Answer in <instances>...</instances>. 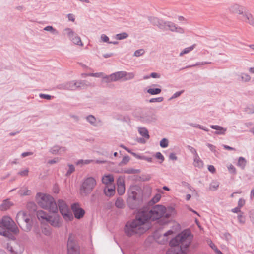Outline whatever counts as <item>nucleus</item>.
Wrapping results in <instances>:
<instances>
[{
    "mask_svg": "<svg viewBox=\"0 0 254 254\" xmlns=\"http://www.w3.org/2000/svg\"><path fill=\"white\" fill-rule=\"evenodd\" d=\"M160 145L162 148H166L168 146V140L166 138H163L160 142Z\"/></svg>",
    "mask_w": 254,
    "mask_h": 254,
    "instance_id": "de8ad7c7",
    "label": "nucleus"
},
{
    "mask_svg": "<svg viewBox=\"0 0 254 254\" xmlns=\"http://www.w3.org/2000/svg\"><path fill=\"white\" fill-rule=\"evenodd\" d=\"M140 118V121L144 123L154 122L157 119L156 116L149 111H142Z\"/></svg>",
    "mask_w": 254,
    "mask_h": 254,
    "instance_id": "ddd939ff",
    "label": "nucleus"
},
{
    "mask_svg": "<svg viewBox=\"0 0 254 254\" xmlns=\"http://www.w3.org/2000/svg\"><path fill=\"white\" fill-rule=\"evenodd\" d=\"M210 127L213 129H215L214 133L216 135H224L227 129L218 125H211Z\"/></svg>",
    "mask_w": 254,
    "mask_h": 254,
    "instance_id": "412c9836",
    "label": "nucleus"
},
{
    "mask_svg": "<svg viewBox=\"0 0 254 254\" xmlns=\"http://www.w3.org/2000/svg\"><path fill=\"white\" fill-rule=\"evenodd\" d=\"M219 187V183L218 182H212L209 186V190L214 191L216 190Z\"/></svg>",
    "mask_w": 254,
    "mask_h": 254,
    "instance_id": "37998d69",
    "label": "nucleus"
},
{
    "mask_svg": "<svg viewBox=\"0 0 254 254\" xmlns=\"http://www.w3.org/2000/svg\"><path fill=\"white\" fill-rule=\"evenodd\" d=\"M76 82L78 89H84L88 86H94V85L87 80H78Z\"/></svg>",
    "mask_w": 254,
    "mask_h": 254,
    "instance_id": "393cba45",
    "label": "nucleus"
},
{
    "mask_svg": "<svg viewBox=\"0 0 254 254\" xmlns=\"http://www.w3.org/2000/svg\"><path fill=\"white\" fill-rule=\"evenodd\" d=\"M241 78L245 82H248L251 80L250 76L247 74H242L241 75Z\"/></svg>",
    "mask_w": 254,
    "mask_h": 254,
    "instance_id": "6e6d98bb",
    "label": "nucleus"
},
{
    "mask_svg": "<svg viewBox=\"0 0 254 254\" xmlns=\"http://www.w3.org/2000/svg\"><path fill=\"white\" fill-rule=\"evenodd\" d=\"M58 208L62 215L63 218L66 221H71L73 219V215L71 213L68 205L63 200L59 199L57 204Z\"/></svg>",
    "mask_w": 254,
    "mask_h": 254,
    "instance_id": "0eeeda50",
    "label": "nucleus"
},
{
    "mask_svg": "<svg viewBox=\"0 0 254 254\" xmlns=\"http://www.w3.org/2000/svg\"><path fill=\"white\" fill-rule=\"evenodd\" d=\"M210 246L215 251L217 254H223L220 250H219L216 246L212 242L210 244Z\"/></svg>",
    "mask_w": 254,
    "mask_h": 254,
    "instance_id": "864d4df0",
    "label": "nucleus"
},
{
    "mask_svg": "<svg viewBox=\"0 0 254 254\" xmlns=\"http://www.w3.org/2000/svg\"><path fill=\"white\" fill-rule=\"evenodd\" d=\"M169 158L170 160H177L178 159L177 157L174 153H171L169 154Z\"/></svg>",
    "mask_w": 254,
    "mask_h": 254,
    "instance_id": "774afa93",
    "label": "nucleus"
},
{
    "mask_svg": "<svg viewBox=\"0 0 254 254\" xmlns=\"http://www.w3.org/2000/svg\"><path fill=\"white\" fill-rule=\"evenodd\" d=\"M145 53V51L143 49H139L135 51L134 53V56L136 57H139L143 55Z\"/></svg>",
    "mask_w": 254,
    "mask_h": 254,
    "instance_id": "5fc2aeb1",
    "label": "nucleus"
},
{
    "mask_svg": "<svg viewBox=\"0 0 254 254\" xmlns=\"http://www.w3.org/2000/svg\"><path fill=\"white\" fill-rule=\"evenodd\" d=\"M130 160V158L128 156H124L122 160V161L120 163V165H125L127 164Z\"/></svg>",
    "mask_w": 254,
    "mask_h": 254,
    "instance_id": "603ef678",
    "label": "nucleus"
},
{
    "mask_svg": "<svg viewBox=\"0 0 254 254\" xmlns=\"http://www.w3.org/2000/svg\"><path fill=\"white\" fill-rule=\"evenodd\" d=\"M27 213L24 211H19L16 217V221L19 227L24 231L28 232L29 231V227L23 226L24 220Z\"/></svg>",
    "mask_w": 254,
    "mask_h": 254,
    "instance_id": "4468645a",
    "label": "nucleus"
},
{
    "mask_svg": "<svg viewBox=\"0 0 254 254\" xmlns=\"http://www.w3.org/2000/svg\"><path fill=\"white\" fill-rule=\"evenodd\" d=\"M245 204V200L242 198L239 199L238 203V207L239 208L242 207Z\"/></svg>",
    "mask_w": 254,
    "mask_h": 254,
    "instance_id": "0e129e2a",
    "label": "nucleus"
},
{
    "mask_svg": "<svg viewBox=\"0 0 254 254\" xmlns=\"http://www.w3.org/2000/svg\"><path fill=\"white\" fill-rule=\"evenodd\" d=\"M229 9L231 13L241 15V16L245 12L244 7L238 4L232 5Z\"/></svg>",
    "mask_w": 254,
    "mask_h": 254,
    "instance_id": "6ab92c4d",
    "label": "nucleus"
},
{
    "mask_svg": "<svg viewBox=\"0 0 254 254\" xmlns=\"http://www.w3.org/2000/svg\"><path fill=\"white\" fill-rule=\"evenodd\" d=\"M134 77V74L132 72L127 73L126 72L125 77H124V80H128L133 79Z\"/></svg>",
    "mask_w": 254,
    "mask_h": 254,
    "instance_id": "a18cd8bd",
    "label": "nucleus"
},
{
    "mask_svg": "<svg viewBox=\"0 0 254 254\" xmlns=\"http://www.w3.org/2000/svg\"><path fill=\"white\" fill-rule=\"evenodd\" d=\"M139 212L142 215V217L145 222L149 220L151 221L158 220L163 216L166 218H169L171 216V214L166 212L165 206L159 204L143 207L139 211Z\"/></svg>",
    "mask_w": 254,
    "mask_h": 254,
    "instance_id": "f03ea898",
    "label": "nucleus"
},
{
    "mask_svg": "<svg viewBox=\"0 0 254 254\" xmlns=\"http://www.w3.org/2000/svg\"><path fill=\"white\" fill-rule=\"evenodd\" d=\"M0 235L6 237H10L11 235L10 233L9 232L8 230H7L5 228L0 224Z\"/></svg>",
    "mask_w": 254,
    "mask_h": 254,
    "instance_id": "7c9ffc66",
    "label": "nucleus"
},
{
    "mask_svg": "<svg viewBox=\"0 0 254 254\" xmlns=\"http://www.w3.org/2000/svg\"><path fill=\"white\" fill-rule=\"evenodd\" d=\"M187 148L190 152H191V153H192L194 155V156H196L198 154L196 149L190 145H188Z\"/></svg>",
    "mask_w": 254,
    "mask_h": 254,
    "instance_id": "13d9d810",
    "label": "nucleus"
},
{
    "mask_svg": "<svg viewBox=\"0 0 254 254\" xmlns=\"http://www.w3.org/2000/svg\"><path fill=\"white\" fill-rule=\"evenodd\" d=\"M49 216V215H48L45 212L42 210L38 211L37 212V217L38 220L40 221L42 223H44L47 221Z\"/></svg>",
    "mask_w": 254,
    "mask_h": 254,
    "instance_id": "5701e85b",
    "label": "nucleus"
},
{
    "mask_svg": "<svg viewBox=\"0 0 254 254\" xmlns=\"http://www.w3.org/2000/svg\"><path fill=\"white\" fill-rule=\"evenodd\" d=\"M115 206L118 208H123L125 206L123 200L120 198H118L116 201Z\"/></svg>",
    "mask_w": 254,
    "mask_h": 254,
    "instance_id": "ea45409f",
    "label": "nucleus"
},
{
    "mask_svg": "<svg viewBox=\"0 0 254 254\" xmlns=\"http://www.w3.org/2000/svg\"><path fill=\"white\" fill-rule=\"evenodd\" d=\"M195 46H196V45L194 44L192 45V46H191L190 47H189L185 48L183 50V51H182L180 53V56H182L184 54H187V53H189L192 50H193L194 49V48H195Z\"/></svg>",
    "mask_w": 254,
    "mask_h": 254,
    "instance_id": "e433bc0d",
    "label": "nucleus"
},
{
    "mask_svg": "<svg viewBox=\"0 0 254 254\" xmlns=\"http://www.w3.org/2000/svg\"><path fill=\"white\" fill-rule=\"evenodd\" d=\"M42 233L46 236H50L51 234V230L49 226H43L41 228Z\"/></svg>",
    "mask_w": 254,
    "mask_h": 254,
    "instance_id": "473e14b6",
    "label": "nucleus"
},
{
    "mask_svg": "<svg viewBox=\"0 0 254 254\" xmlns=\"http://www.w3.org/2000/svg\"><path fill=\"white\" fill-rule=\"evenodd\" d=\"M193 165L195 167H197L199 168H202L203 166V162L200 158L198 154L193 156Z\"/></svg>",
    "mask_w": 254,
    "mask_h": 254,
    "instance_id": "bb28decb",
    "label": "nucleus"
},
{
    "mask_svg": "<svg viewBox=\"0 0 254 254\" xmlns=\"http://www.w3.org/2000/svg\"><path fill=\"white\" fill-rule=\"evenodd\" d=\"M46 222L55 227H59L62 224L60 217L56 214L49 215Z\"/></svg>",
    "mask_w": 254,
    "mask_h": 254,
    "instance_id": "f3484780",
    "label": "nucleus"
},
{
    "mask_svg": "<svg viewBox=\"0 0 254 254\" xmlns=\"http://www.w3.org/2000/svg\"><path fill=\"white\" fill-rule=\"evenodd\" d=\"M39 97L41 98L45 99L47 100H51L53 97L52 96L50 95L44 94L42 93L39 94Z\"/></svg>",
    "mask_w": 254,
    "mask_h": 254,
    "instance_id": "052dcab7",
    "label": "nucleus"
},
{
    "mask_svg": "<svg viewBox=\"0 0 254 254\" xmlns=\"http://www.w3.org/2000/svg\"><path fill=\"white\" fill-rule=\"evenodd\" d=\"M147 92L151 95H157L161 92V89L160 88H149Z\"/></svg>",
    "mask_w": 254,
    "mask_h": 254,
    "instance_id": "f704fd0d",
    "label": "nucleus"
},
{
    "mask_svg": "<svg viewBox=\"0 0 254 254\" xmlns=\"http://www.w3.org/2000/svg\"><path fill=\"white\" fill-rule=\"evenodd\" d=\"M29 172V170L26 169L23 171H21L18 172V174L21 176H27Z\"/></svg>",
    "mask_w": 254,
    "mask_h": 254,
    "instance_id": "69168bd1",
    "label": "nucleus"
},
{
    "mask_svg": "<svg viewBox=\"0 0 254 254\" xmlns=\"http://www.w3.org/2000/svg\"><path fill=\"white\" fill-rule=\"evenodd\" d=\"M246 160L243 157H240L238 159L237 165L244 169L246 165Z\"/></svg>",
    "mask_w": 254,
    "mask_h": 254,
    "instance_id": "2f4dec72",
    "label": "nucleus"
},
{
    "mask_svg": "<svg viewBox=\"0 0 254 254\" xmlns=\"http://www.w3.org/2000/svg\"><path fill=\"white\" fill-rule=\"evenodd\" d=\"M100 38L102 42L108 43L109 42V37L106 35L105 34H102L101 35Z\"/></svg>",
    "mask_w": 254,
    "mask_h": 254,
    "instance_id": "bf43d9fd",
    "label": "nucleus"
},
{
    "mask_svg": "<svg viewBox=\"0 0 254 254\" xmlns=\"http://www.w3.org/2000/svg\"><path fill=\"white\" fill-rule=\"evenodd\" d=\"M36 200L41 207L54 213L58 212L57 203L51 196L39 193L37 194Z\"/></svg>",
    "mask_w": 254,
    "mask_h": 254,
    "instance_id": "39448f33",
    "label": "nucleus"
},
{
    "mask_svg": "<svg viewBox=\"0 0 254 254\" xmlns=\"http://www.w3.org/2000/svg\"><path fill=\"white\" fill-rule=\"evenodd\" d=\"M212 64V63L211 62H201V63L198 62V63H196L194 65L187 66L185 68H190L192 67L195 66L196 65H205L206 64Z\"/></svg>",
    "mask_w": 254,
    "mask_h": 254,
    "instance_id": "49530a36",
    "label": "nucleus"
},
{
    "mask_svg": "<svg viewBox=\"0 0 254 254\" xmlns=\"http://www.w3.org/2000/svg\"><path fill=\"white\" fill-rule=\"evenodd\" d=\"M149 20L152 24L154 25L157 26L160 29L163 27V24L164 22V20L159 19L155 17H149Z\"/></svg>",
    "mask_w": 254,
    "mask_h": 254,
    "instance_id": "4be33fe9",
    "label": "nucleus"
},
{
    "mask_svg": "<svg viewBox=\"0 0 254 254\" xmlns=\"http://www.w3.org/2000/svg\"><path fill=\"white\" fill-rule=\"evenodd\" d=\"M192 239V236L189 231L182 232L170 241L171 248L167 251L166 254H187Z\"/></svg>",
    "mask_w": 254,
    "mask_h": 254,
    "instance_id": "f257e3e1",
    "label": "nucleus"
},
{
    "mask_svg": "<svg viewBox=\"0 0 254 254\" xmlns=\"http://www.w3.org/2000/svg\"><path fill=\"white\" fill-rule=\"evenodd\" d=\"M71 209L74 213V216L77 219L82 218L85 214V211L80 207L78 203H74L71 205Z\"/></svg>",
    "mask_w": 254,
    "mask_h": 254,
    "instance_id": "2eb2a0df",
    "label": "nucleus"
},
{
    "mask_svg": "<svg viewBox=\"0 0 254 254\" xmlns=\"http://www.w3.org/2000/svg\"><path fill=\"white\" fill-rule=\"evenodd\" d=\"M115 191V189L112 188H107L104 189V192L107 196L113 195Z\"/></svg>",
    "mask_w": 254,
    "mask_h": 254,
    "instance_id": "a19ab883",
    "label": "nucleus"
},
{
    "mask_svg": "<svg viewBox=\"0 0 254 254\" xmlns=\"http://www.w3.org/2000/svg\"><path fill=\"white\" fill-rule=\"evenodd\" d=\"M125 190V186H119L117 187V191L120 195H122L124 193Z\"/></svg>",
    "mask_w": 254,
    "mask_h": 254,
    "instance_id": "4d7b16f0",
    "label": "nucleus"
},
{
    "mask_svg": "<svg viewBox=\"0 0 254 254\" xmlns=\"http://www.w3.org/2000/svg\"><path fill=\"white\" fill-rule=\"evenodd\" d=\"M126 71H121L113 73L110 75H106L104 78V81L106 83L116 82L125 77Z\"/></svg>",
    "mask_w": 254,
    "mask_h": 254,
    "instance_id": "9d476101",
    "label": "nucleus"
},
{
    "mask_svg": "<svg viewBox=\"0 0 254 254\" xmlns=\"http://www.w3.org/2000/svg\"><path fill=\"white\" fill-rule=\"evenodd\" d=\"M68 167L69 169L66 173V176H70L71 174L72 173L75 171V167L73 165L69 164Z\"/></svg>",
    "mask_w": 254,
    "mask_h": 254,
    "instance_id": "09e8293b",
    "label": "nucleus"
},
{
    "mask_svg": "<svg viewBox=\"0 0 254 254\" xmlns=\"http://www.w3.org/2000/svg\"><path fill=\"white\" fill-rule=\"evenodd\" d=\"M142 216L138 211L135 219L127 222L124 228L126 235L131 237L135 234H142L146 231L144 226L145 221Z\"/></svg>",
    "mask_w": 254,
    "mask_h": 254,
    "instance_id": "7ed1b4c3",
    "label": "nucleus"
},
{
    "mask_svg": "<svg viewBox=\"0 0 254 254\" xmlns=\"http://www.w3.org/2000/svg\"><path fill=\"white\" fill-rule=\"evenodd\" d=\"M13 204L9 199H5L2 201L1 204L0 205V210L1 211H5L9 209Z\"/></svg>",
    "mask_w": 254,
    "mask_h": 254,
    "instance_id": "a878e982",
    "label": "nucleus"
},
{
    "mask_svg": "<svg viewBox=\"0 0 254 254\" xmlns=\"http://www.w3.org/2000/svg\"><path fill=\"white\" fill-rule=\"evenodd\" d=\"M161 198V195L159 194H156L152 199L148 202L149 206H152L155 203L158 202Z\"/></svg>",
    "mask_w": 254,
    "mask_h": 254,
    "instance_id": "c756f323",
    "label": "nucleus"
},
{
    "mask_svg": "<svg viewBox=\"0 0 254 254\" xmlns=\"http://www.w3.org/2000/svg\"><path fill=\"white\" fill-rule=\"evenodd\" d=\"M106 75L104 74L103 72H98L94 73V77H102L103 78L102 82H105L104 81V78L106 77Z\"/></svg>",
    "mask_w": 254,
    "mask_h": 254,
    "instance_id": "680f3d73",
    "label": "nucleus"
},
{
    "mask_svg": "<svg viewBox=\"0 0 254 254\" xmlns=\"http://www.w3.org/2000/svg\"><path fill=\"white\" fill-rule=\"evenodd\" d=\"M86 119L92 125H93L94 126H96V119L94 116H93L92 115H89L86 117Z\"/></svg>",
    "mask_w": 254,
    "mask_h": 254,
    "instance_id": "c9c22d12",
    "label": "nucleus"
},
{
    "mask_svg": "<svg viewBox=\"0 0 254 254\" xmlns=\"http://www.w3.org/2000/svg\"><path fill=\"white\" fill-rule=\"evenodd\" d=\"M32 221L31 220L30 218H29V216L26 214L25 218L24 220V224L23 226H27L29 227V231L31 230L32 227V224H31Z\"/></svg>",
    "mask_w": 254,
    "mask_h": 254,
    "instance_id": "72a5a7b5",
    "label": "nucleus"
},
{
    "mask_svg": "<svg viewBox=\"0 0 254 254\" xmlns=\"http://www.w3.org/2000/svg\"><path fill=\"white\" fill-rule=\"evenodd\" d=\"M67 249V254H80V247L71 234L68 237Z\"/></svg>",
    "mask_w": 254,
    "mask_h": 254,
    "instance_id": "1a4fd4ad",
    "label": "nucleus"
},
{
    "mask_svg": "<svg viewBox=\"0 0 254 254\" xmlns=\"http://www.w3.org/2000/svg\"><path fill=\"white\" fill-rule=\"evenodd\" d=\"M228 169L231 173H233V174L236 173V169L233 165L230 164V165H229L228 166Z\"/></svg>",
    "mask_w": 254,
    "mask_h": 254,
    "instance_id": "e2e57ef3",
    "label": "nucleus"
},
{
    "mask_svg": "<svg viewBox=\"0 0 254 254\" xmlns=\"http://www.w3.org/2000/svg\"><path fill=\"white\" fill-rule=\"evenodd\" d=\"M122 172L128 174H134L139 172V170L134 169L133 168H128L127 169H124Z\"/></svg>",
    "mask_w": 254,
    "mask_h": 254,
    "instance_id": "4c0bfd02",
    "label": "nucleus"
},
{
    "mask_svg": "<svg viewBox=\"0 0 254 254\" xmlns=\"http://www.w3.org/2000/svg\"><path fill=\"white\" fill-rule=\"evenodd\" d=\"M161 29L163 30H169L172 32H176L180 34L184 33L183 28L177 26L175 23L171 21H164Z\"/></svg>",
    "mask_w": 254,
    "mask_h": 254,
    "instance_id": "9b49d317",
    "label": "nucleus"
},
{
    "mask_svg": "<svg viewBox=\"0 0 254 254\" xmlns=\"http://www.w3.org/2000/svg\"><path fill=\"white\" fill-rule=\"evenodd\" d=\"M245 111L248 114L254 113V105H250L248 106L245 108Z\"/></svg>",
    "mask_w": 254,
    "mask_h": 254,
    "instance_id": "c03bdc74",
    "label": "nucleus"
},
{
    "mask_svg": "<svg viewBox=\"0 0 254 254\" xmlns=\"http://www.w3.org/2000/svg\"><path fill=\"white\" fill-rule=\"evenodd\" d=\"M66 150L65 147L55 145L50 149L49 151L52 154H61L62 153H64Z\"/></svg>",
    "mask_w": 254,
    "mask_h": 254,
    "instance_id": "aec40b11",
    "label": "nucleus"
},
{
    "mask_svg": "<svg viewBox=\"0 0 254 254\" xmlns=\"http://www.w3.org/2000/svg\"><path fill=\"white\" fill-rule=\"evenodd\" d=\"M114 181L113 177L111 175L105 176L102 178V182L105 184H111Z\"/></svg>",
    "mask_w": 254,
    "mask_h": 254,
    "instance_id": "c85d7f7f",
    "label": "nucleus"
},
{
    "mask_svg": "<svg viewBox=\"0 0 254 254\" xmlns=\"http://www.w3.org/2000/svg\"><path fill=\"white\" fill-rule=\"evenodd\" d=\"M128 35L126 32H123L116 35L115 38L117 40H122L127 38Z\"/></svg>",
    "mask_w": 254,
    "mask_h": 254,
    "instance_id": "79ce46f5",
    "label": "nucleus"
},
{
    "mask_svg": "<svg viewBox=\"0 0 254 254\" xmlns=\"http://www.w3.org/2000/svg\"><path fill=\"white\" fill-rule=\"evenodd\" d=\"M7 249L11 254H21L23 251V248L19 244L14 243L13 245L7 244Z\"/></svg>",
    "mask_w": 254,
    "mask_h": 254,
    "instance_id": "a211bd4d",
    "label": "nucleus"
},
{
    "mask_svg": "<svg viewBox=\"0 0 254 254\" xmlns=\"http://www.w3.org/2000/svg\"><path fill=\"white\" fill-rule=\"evenodd\" d=\"M64 31L66 32L68 38L74 44L80 46H83V44L81 41L80 37L78 36V35L71 29L66 28L64 30Z\"/></svg>",
    "mask_w": 254,
    "mask_h": 254,
    "instance_id": "f8f14e48",
    "label": "nucleus"
},
{
    "mask_svg": "<svg viewBox=\"0 0 254 254\" xmlns=\"http://www.w3.org/2000/svg\"><path fill=\"white\" fill-rule=\"evenodd\" d=\"M164 98L162 97L151 98L149 100L150 103H154V102H161L163 101Z\"/></svg>",
    "mask_w": 254,
    "mask_h": 254,
    "instance_id": "3c124183",
    "label": "nucleus"
},
{
    "mask_svg": "<svg viewBox=\"0 0 254 254\" xmlns=\"http://www.w3.org/2000/svg\"><path fill=\"white\" fill-rule=\"evenodd\" d=\"M44 30L47 31H50L51 33H52V34H53L54 35L59 34V32L51 26H47L45 27L44 28Z\"/></svg>",
    "mask_w": 254,
    "mask_h": 254,
    "instance_id": "58836bf2",
    "label": "nucleus"
},
{
    "mask_svg": "<svg viewBox=\"0 0 254 254\" xmlns=\"http://www.w3.org/2000/svg\"><path fill=\"white\" fill-rule=\"evenodd\" d=\"M59 160L60 159L59 158H55L53 159L49 160L48 163L50 164H53L58 163L59 161Z\"/></svg>",
    "mask_w": 254,
    "mask_h": 254,
    "instance_id": "338daca9",
    "label": "nucleus"
},
{
    "mask_svg": "<svg viewBox=\"0 0 254 254\" xmlns=\"http://www.w3.org/2000/svg\"><path fill=\"white\" fill-rule=\"evenodd\" d=\"M138 132L140 134L146 139H149L150 136L149 135L148 130L145 127H138Z\"/></svg>",
    "mask_w": 254,
    "mask_h": 254,
    "instance_id": "cd10ccee",
    "label": "nucleus"
},
{
    "mask_svg": "<svg viewBox=\"0 0 254 254\" xmlns=\"http://www.w3.org/2000/svg\"><path fill=\"white\" fill-rule=\"evenodd\" d=\"M0 224L2 225L4 228L8 230L9 233L11 232L14 234H17L19 232L18 228L10 217H3L0 222Z\"/></svg>",
    "mask_w": 254,
    "mask_h": 254,
    "instance_id": "6e6552de",
    "label": "nucleus"
},
{
    "mask_svg": "<svg viewBox=\"0 0 254 254\" xmlns=\"http://www.w3.org/2000/svg\"><path fill=\"white\" fill-rule=\"evenodd\" d=\"M96 185V180L93 177H88L85 179L80 188V194L86 196L90 194Z\"/></svg>",
    "mask_w": 254,
    "mask_h": 254,
    "instance_id": "423d86ee",
    "label": "nucleus"
},
{
    "mask_svg": "<svg viewBox=\"0 0 254 254\" xmlns=\"http://www.w3.org/2000/svg\"><path fill=\"white\" fill-rule=\"evenodd\" d=\"M64 88L68 90H75L78 89L76 81H71L65 83Z\"/></svg>",
    "mask_w": 254,
    "mask_h": 254,
    "instance_id": "b1692460",
    "label": "nucleus"
},
{
    "mask_svg": "<svg viewBox=\"0 0 254 254\" xmlns=\"http://www.w3.org/2000/svg\"><path fill=\"white\" fill-rule=\"evenodd\" d=\"M155 157L159 159V160H160V163H162L164 161V156H163V155L159 152H157L155 155Z\"/></svg>",
    "mask_w": 254,
    "mask_h": 254,
    "instance_id": "8fccbe9b",
    "label": "nucleus"
},
{
    "mask_svg": "<svg viewBox=\"0 0 254 254\" xmlns=\"http://www.w3.org/2000/svg\"><path fill=\"white\" fill-rule=\"evenodd\" d=\"M142 202L143 195L141 190L136 187L131 188L128 192L127 206L131 209H137L142 205Z\"/></svg>",
    "mask_w": 254,
    "mask_h": 254,
    "instance_id": "20e7f679",
    "label": "nucleus"
},
{
    "mask_svg": "<svg viewBox=\"0 0 254 254\" xmlns=\"http://www.w3.org/2000/svg\"><path fill=\"white\" fill-rule=\"evenodd\" d=\"M240 19L254 27V16L249 11H245L241 16Z\"/></svg>",
    "mask_w": 254,
    "mask_h": 254,
    "instance_id": "dca6fc26",
    "label": "nucleus"
}]
</instances>
